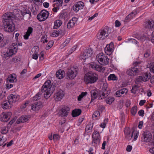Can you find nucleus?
Instances as JSON below:
<instances>
[{
    "instance_id": "nucleus-31",
    "label": "nucleus",
    "mask_w": 154,
    "mask_h": 154,
    "mask_svg": "<svg viewBox=\"0 0 154 154\" xmlns=\"http://www.w3.org/2000/svg\"><path fill=\"white\" fill-rule=\"evenodd\" d=\"M91 102L96 99L99 95L98 92L96 90H92L91 92Z\"/></svg>"
},
{
    "instance_id": "nucleus-55",
    "label": "nucleus",
    "mask_w": 154,
    "mask_h": 154,
    "mask_svg": "<svg viewBox=\"0 0 154 154\" xmlns=\"http://www.w3.org/2000/svg\"><path fill=\"white\" fill-rule=\"evenodd\" d=\"M54 42L53 41L49 42L46 47V49L48 50L51 48Z\"/></svg>"
},
{
    "instance_id": "nucleus-27",
    "label": "nucleus",
    "mask_w": 154,
    "mask_h": 154,
    "mask_svg": "<svg viewBox=\"0 0 154 154\" xmlns=\"http://www.w3.org/2000/svg\"><path fill=\"white\" fill-rule=\"evenodd\" d=\"M65 75V73L64 70L60 69L57 71L56 73V76L59 79H62Z\"/></svg>"
},
{
    "instance_id": "nucleus-10",
    "label": "nucleus",
    "mask_w": 154,
    "mask_h": 154,
    "mask_svg": "<svg viewBox=\"0 0 154 154\" xmlns=\"http://www.w3.org/2000/svg\"><path fill=\"white\" fill-rule=\"evenodd\" d=\"M77 73L76 68H72V69L71 68L69 69L67 72V79H68V78L69 79H73L76 77Z\"/></svg>"
},
{
    "instance_id": "nucleus-60",
    "label": "nucleus",
    "mask_w": 154,
    "mask_h": 154,
    "mask_svg": "<svg viewBox=\"0 0 154 154\" xmlns=\"http://www.w3.org/2000/svg\"><path fill=\"white\" fill-rule=\"evenodd\" d=\"M142 62V61H136L133 63V67H135L137 66H140V64Z\"/></svg>"
},
{
    "instance_id": "nucleus-4",
    "label": "nucleus",
    "mask_w": 154,
    "mask_h": 154,
    "mask_svg": "<svg viewBox=\"0 0 154 154\" xmlns=\"http://www.w3.org/2000/svg\"><path fill=\"white\" fill-rule=\"evenodd\" d=\"M18 49L17 45L16 43H13L11 45L9 49L7 50L6 52L3 55V57L6 59L11 57L15 54Z\"/></svg>"
},
{
    "instance_id": "nucleus-16",
    "label": "nucleus",
    "mask_w": 154,
    "mask_h": 154,
    "mask_svg": "<svg viewBox=\"0 0 154 154\" xmlns=\"http://www.w3.org/2000/svg\"><path fill=\"white\" fill-rule=\"evenodd\" d=\"M20 96L17 95L11 94L8 97V102L11 104L17 101L19 99Z\"/></svg>"
},
{
    "instance_id": "nucleus-8",
    "label": "nucleus",
    "mask_w": 154,
    "mask_h": 154,
    "mask_svg": "<svg viewBox=\"0 0 154 154\" xmlns=\"http://www.w3.org/2000/svg\"><path fill=\"white\" fill-rule=\"evenodd\" d=\"M49 13L46 10H42L37 15V18L40 21L45 20L48 17Z\"/></svg>"
},
{
    "instance_id": "nucleus-33",
    "label": "nucleus",
    "mask_w": 154,
    "mask_h": 154,
    "mask_svg": "<svg viewBox=\"0 0 154 154\" xmlns=\"http://www.w3.org/2000/svg\"><path fill=\"white\" fill-rule=\"evenodd\" d=\"M29 118L26 116L24 115L20 117L17 121V123L26 122L29 120Z\"/></svg>"
},
{
    "instance_id": "nucleus-30",
    "label": "nucleus",
    "mask_w": 154,
    "mask_h": 154,
    "mask_svg": "<svg viewBox=\"0 0 154 154\" xmlns=\"http://www.w3.org/2000/svg\"><path fill=\"white\" fill-rule=\"evenodd\" d=\"M2 107L4 109H7L9 108V107H11V104L8 102V100H5L1 103Z\"/></svg>"
},
{
    "instance_id": "nucleus-25",
    "label": "nucleus",
    "mask_w": 154,
    "mask_h": 154,
    "mask_svg": "<svg viewBox=\"0 0 154 154\" xmlns=\"http://www.w3.org/2000/svg\"><path fill=\"white\" fill-rule=\"evenodd\" d=\"M10 113L4 112L3 113L0 118V120L3 122H7L10 119Z\"/></svg>"
},
{
    "instance_id": "nucleus-56",
    "label": "nucleus",
    "mask_w": 154,
    "mask_h": 154,
    "mask_svg": "<svg viewBox=\"0 0 154 154\" xmlns=\"http://www.w3.org/2000/svg\"><path fill=\"white\" fill-rule=\"evenodd\" d=\"M87 93L86 92H82L78 96V100L79 101H81L83 97Z\"/></svg>"
},
{
    "instance_id": "nucleus-50",
    "label": "nucleus",
    "mask_w": 154,
    "mask_h": 154,
    "mask_svg": "<svg viewBox=\"0 0 154 154\" xmlns=\"http://www.w3.org/2000/svg\"><path fill=\"white\" fill-rule=\"evenodd\" d=\"M8 131V127H3L2 128L0 132L2 134H6Z\"/></svg>"
},
{
    "instance_id": "nucleus-18",
    "label": "nucleus",
    "mask_w": 154,
    "mask_h": 154,
    "mask_svg": "<svg viewBox=\"0 0 154 154\" xmlns=\"http://www.w3.org/2000/svg\"><path fill=\"white\" fill-rule=\"evenodd\" d=\"M31 109L34 111H38L42 107V102H36L33 103L31 105Z\"/></svg>"
},
{
    "instance_id": "nucleus-40",
    "label": "nucleus",
    "mask_w": 154,
    "mask_h": 154,
    "mask_svg": "<svg viewBox=\"0 0 154 154\" xmlns=\"http://www.w3.org/2000/svg\"><path fill=\"white\" fill-rule=\"evenodd\" d=\"M93 124L91 123H89L86 126L85 128V131L87 133L90 132L91 131L93 128Z\"/></svg>"
},
{
    "instance_id": "nucleus-19",
    "label": "nucleus",
    "mask_w": 154,
    "mask_h": 154,
    "mask_svg": "<svg viewBox=\"0 0 154 154\" xmlns=\"http://www.w3.org/2000/svg\"><path fill=\"white\" fill-rule=\"evenodd\" d=\"M9 42L8 39H4V36L2 34L0 33V47L2 48L8 45Z\"/></svg>"
},
{
    "instance_id": "nucleus-2",
    "label": "nucleus",
    "mask_w": 154,
    "mask_h": 154,
    "mask_svg": "<svg viewBox=\"0 0 154 154\" xmlns=\"http://www.w3.org/2000/svg\"><path fill=\"white\" fill-rule=\"evenodd\" d=\"M14 15L11 12H7L4 14L3 16V22L4 23L5 30L8 32H11L15 29L12 18Z\"/></svg>"
},
{
    "instance_id": "nucleus-15",
    "label": "nucleus",
    "mask_w": 154,
    "mask_h": 154,
    "mask_svg": "<svg viewBox=\"0 0 154 154\" xmlns=\"http://www.w3.org/2000/svg\"><path fill=\"white\" fill-rule=\"evenodd\" d=\"M84 6V3L81 1L77 2L73 6V9L76 12L79 10L83 9Z\"/></svg>"
},
{
    "instance_id": "nucleus-59",
    "label": "nucleus",
    "mask_w": 154,
    "mask_h": 154,
    "mask_svg": "<svg viewBox=\"0 0 154 154\" xmlns=\"http://www.w3.org/2000/svg\"><path fill=\"white\" fill-rule=\"evenodd\" d=\"M59 35V33L58 32V31L57 30H54L53 31L51 34L52 37H56Z\"/></svg>"
},
{
    "instance_id": "nucleus-41",
    "label": "nucleus",
    "mask_w": 154,
    "mask_h": 154,
    "mask_svg": "<svg viewBox=\"0 0 154 154\" xmlns=\"http://www.w3.org/2000/svg\"><path fill=\"white\" fill-rule=\"evenodd\" d=\"M67 17V13L64 11L61 12L59 14V18L61 19H64Z\"/></svg>"
},
{
    "instance_id": "nucleus-34",
    "label": "nucleus",
    "mask_w": 154,
    "mask_h": 154,
    "mask_svg": "<svg viewBox=\"0 0 154 154\" xmlns=\"http://www.w3.org/2000/svg\"><path fill=\"white\" fill-rule=\"evenodd\" d=\"M81 110L80 109H75L72 111V115L73 117L78 116L81 114Z\"/></svg>"
},
{
    "instance_id": "nucleus-23",
    "label": "nucleus",
    "mask_w": 154,
    "mask_h": 154,
    "mask_svg": "<svg viewBox=\"0 0 154 154\" xmlns=\"http://www.w3.org/2000/svg\"><path fill=\"white\" fill-rule=\"evenodd\" d=\"M84 62L82 64L81 66L82 67H102V66H100L98 65L94 62H92L90 63H88L87 64L86 63H84L85 61H84Z\"/></svg>"
},
{
    "instance_id": "nucleus-17",
    "label": "nucleus",
    "mask_w": 154,
    "mask_h": 154,
    "mask_svg": "<svg viewBox=\"0 0 154 154\" xmlns=\"http://www.w3.org/2000/svg\"><path fill=\"white\" fill-rule=\"evenodd\" d=\"M78 19L75 17H73L68 22L67 27V28L69 29L73 28L77 23Z\"/></svg>"
},
{
    "instance_id": "nucleus-49",
    "label": "nucleus",
    "mask_w": 154,
    "mask_h": 154,
    "mask_svg": "<svg viewBox=\"0 0 154 154\" xmlns=\"http://www.w3.org/2000/svg\"><path fill=\"white\" fill-rule=\"evenodd\" d=\"M114 100V99L112 97H109L106 99V102L109 104H111L112 102Z\"/></svg>"
},
{
    "instance_id": "nucleus-37",
    "label": "nucleus",
    "mask_w": 154,
    "mask_h": 154,
    "mask_svg": "<svg viewBox=\"0 0 154 154\" xmlns=\"http://www.w3.org/2000/svg\"><path fill=\"white\" fill-rule=\"evenodd\" d=\"M92 138H95L100 140L101 137L99 132L94 131L92 134Z\"/></svg>"
},
{
    "instance_id": "nucleus-13",
    "label": "nucleus",
    "mask_w": 154,
    "mask_h": 154,
    "mask_svg": "<svg viewBox=\"0 0 154 154\" xmlns=\"http://www.w3.org/2000/svg\"><path fill=\"white\" fill-rule=\"evenodd\" d=\"M64 95V91L60 89H58L55 93L54 97L56 100H60Z\"/></svg>"
},
{
    "instance_id": "nucleus-14",
    "label": "nucleus",
    "mask_w": 154,
    "mask_h": 154,
    "mask_svg": "<svg viewBox=\"0 0 154 154\" xmlns=\"http://www.w3.org/2000/svg\"><path fill=\"white\" fill-rule=\"evenodd\" d=\"M114 46V44L112 42L106 45L104 49L105 52L106 54L109 55L111 54L113 51Z\"/></svg>"
},
{
    "instance_id": "nucleus-35",
    "label": "nucleus",
    "mask_w": 154,
    "mask_h": 154,
    "mask_svg": "<svg viewBox=\"0 0 154 154\" xmlns=\"http://www.w3.org/2000/svg\"><path fill=\"white\" fill-rule=\"evenodd\" d=\"M62 22L60 20H56L54 21V29H57L62 24Z\"/></svg>"
},
{
    "instance_id": "nucleus-52",
    "label": "nucleus",
    "mask_w": 154,
    "mask_h": 154,
    "mask_svg": "<svg viewBox=\"0 0 154 154\" xmlns=\"http://www.w3.org/2000/svg\"><path fill=\"white\" fill-rule=\"evenodd\" d=\"M77 47V45H75L70 50H69L67 53L68 55H70L74 51Z\"/></svg>"
},
{
    "instance_id": "nucleus-53",
    "label": "nucleus",
    "mask_w": 154,
    "mask_h": 154,
    "mask_svg": "<svg viewBox=\"0 0 154 154\" xmlns=\"http://www.w3.org/2000/svg\"><path fill=\"white\" fill-rule=\"evenodd\" d=\"M60 136L58 134H54L53 135V139L54 142H56L59 140Z\"/></svg>"
},
{
    "instance_id": "nucleus-44",
    "label": "nucleus",
    "mask_w": 154,
    "mask_h": 154,
    "mask_svg": "<svg viewBox=\"0 0 154 154\" xmlns=\"http://www.w3.org/2000/svg\"><path fill=\"white\" fill-rule=\"evenodd\" d=\"M53 2V5L60 6L63 3V0H54Z\"/></svg>"
},
{
    "instance_id": "nucleus-12",
    "label": "nucleus",
    "mask_w": 154,
    "mask_h": 154,
    "mask_svg": "<svg viewBox=\"0 0 154 154\" xmlns=\"http://www.w3.org/2000/svg\"><path fill=\"white\" fill-rule=\"evenodd\" d=\"M142 136L141 139L144 142H149L152 139V134L150 131H144L142 134Z\"/></svg>"
},
{
    "instance_id": "nucleus-42",
    "label": "nucleus",
    "mask_w": 154,
    "mask_h": 154,
    "mask_svg": "<svg viewBox=\"0 0 154 154\" xmlns=\"http://www.w3.org/2000/svg\"><path fill=\"white\" fill-rule=\"evenodd\" d=\"M100 140L97 139L95 138H92V144L93 146L96 147L99 145Z\"/></svg>"
},
{
    "instance_id": "nucleus-7",
    "label": "nucleus",
    "mask_w": 154,
    "mask_h": 154,
    "mask_svg": "<svg viewBox=\"0 0 154 154\" xmlns=\"http://www.w3.org/2000/svg\"><path fill=\"white\" fill-rule=\"evenodd\" d=\"M93 53V51L91 48H86L80 55L79 57L80 58L81 60H85L86 59L89 58Z\"/></svg>"
},
{
    "instance_id": "nucleus-47",
    "label": "nucleus",
    "mask_w": 154,
    "mask_h": 154,
    "mask_svg": "<svg viewBox=\"0 0 154 154\" xmlns=\"http://www.w3.org/2000/svg\"><path fill=\"white\" fill-rule=\"evenodd\" d=\"M70 41V38L66 39L65 41L61 45V48H63L66 46L69 43Z\"/></svg>"
},
{
    "instance_id": "nucleus-1",
    "label": "nucleus",
    "mask_w": 154,
    "mask_h": 154,
    "mask_svg": "<svg viewBox=\"0 0 154 154\" xmlns=\"http://www.w3.org/2000/svg\"><path fill=\"white\" fill-rule=\"evenodd\" d=\"M56 86L51 85V81L50 80H47L42 86L41 91L39 92L33 97L34 100L36 101L41 98L42 93L45 92L44 97L46 99L48 98L55 90Z\"/></svg>"
},
{
    "instance_id": "nucleus-39",
    "label": "nucleus",
    "mask_w": 154,
    "mask_h": 154,
    "mask_svg": "<svg viewBox=\"0 0 154 154\" xmlns=\"http://www.w3.org/2000/svg\"><path fill=\"white\" fill-rule=\"evenodd\" d=\"M39 10L38 5H35L34 6H33L32 8V12L33 14L35 15L37 14Z\"/></svg>"
},
{
    "instance_id": "nucleus-46",
    "label": "nucleus",
    "mask_w": 154,
    "mask_h": 154,
    "mask_svg": "<svg viewBox=\"0 0 154 154\" xmlns=\"http://www.w3.org/2000/svg\"><path fill=\"white\" fill-rule=\"evenodd\" d=\"M5 92L0 91V101L2 100H5Z\"/></svg>"
},
{
    "instance_id": "nucleus-32",
    "label": "nucleus",
    "mask_w": 154,
    "mask_h": 154,
    "mask_svg": "<svg viewBox=\"0 0 154 154\" xmlns=\"http://www.w3.org/2000/svg\"><path fill=\"white\" fill-rule=\"evenodd\" d=\"M143 82L148 81L151 77V74L149 72H146L142 76Z\"/></svg>"
},
{
    "instance_id": "nucleus-28",
    "label": "nucleus",
    "mask_w": 154,
    "mask_h": 154,
    "mask_svg": "<svg viewBox=\"0 0 154 154\" xmlns=\"http://www.w3.org/2000/svg\"><path fill=\"white\" fill-rule=\"evenodd\" d=\"M135 14L133 12H131L130 14L127 16L125 18L123 21L125 24L129 22L130 20L135 16Z\"/></svg>"
},
{
    "instance_id": "nucleus-45",
    "label": "nucleus",
    "mask_w": 154,
    "mask_h": 154,
    "mask_svg": "<svg viewBox=\"0 0 154 154\" xmlns=\"http://www.w3.org/2000/svg\"><path fill=\"white\" fill-rule=\"evenodd\" d=\"M118 79L117 77H116L114 74H111L108 77V80H117Z\"/></svg>"
},
{
    "instance_id": "nucleus-57",
    "label": "nucleus",
    "mask_w": 154,
    "mask_h": 154,
    "mask_svg": "<svg viewBox=\"0 0 154 154\" xmlns=\"http://www.w3.org/2000/svg\"><path fill=\"white\" fill-rule=\"evenodd\" d=\"M132 133L133 134H134V140H136L139 135V131H133Z\"/></svg>"
},
{
    "instance_id": "nucleus-51",
    "label": "nucleus",
    "mask_w": 154,
    "mask_h": 154,
    "mask_svg": "<svg viewBox=\"0 0 154 154\" xmlns=\"http://www.w3.org/2000/svg\"><path fill=\"white\" fill-rule=\"evenodd\" d=\"M131 111L132 115H135L137 111V106L133 107L131 109Z\"/></svg>"
},
{
    "instance_id": "nucleus-21",
    "label": "nucleus",
    "mask_w": 154,
    "mask_h": 154,
    "mask_svg": "<svg viewBox=\"0 0 154 154\" xmlns=\"http://www.w3.org/2000/svg\"><path fill=\"white\" fill-rule=\"evenodd\" d=\"M69 111V108L67 106H64L60 110V115L62 116H67Z\"/></svg>"
},
{
    "instance_id": "nucleus-58",
    "label": "nucleus",
    "mask_w": 154,
    "mask_h": 154,
    "mask_svg": "<svg viewBox=\"0 0 154 154\" xmlns=\"http://www.w3.org/2000/svg\"><path fill=\"white\" fill-rule=\"evenodd\" d=\"M31 2H33L35 5H39L40 3H42V0H30Z\"/></svg>"
},
{
    "instance_id": "nucleus-43",
    "label": "nucleus",
    "mask_w": 154,
    "mask_h": 154,
    "mask_svg": "<svg viewBox=\"0 0 154 154\" xmlns=\"http://www.w3.org/2000/svg\"><path fill=\"white\" fill-rule=\"evenodd\" d=\"M100 111L98 110L96 111L93 114V118L95 119H97L100 117Z\"/></svg>"
},
{
    "instance_id": "nucleus-9",
    "label": "nucleus",
    "mask_w": 154,
    "mask_h": 154,
    "mask_svg": "<svg viewBox=\"0 0 154 154\" xmlns=\"http://www.w3.org/2000/svg\"><path fill=\"white\" fill-rule=\"evenodd\" d=\"M141 68H130L127 70V73L130 76L137 75L141 73Z\"/></svg>"
},
{
    "instance_id": "nucleus-36",
    "label": "nucleus",
    "mask_w": 154,
    "mask_h": 154,
    "mask_svg": "<svg viewBox=\"0 0 154 154\" xmlns=\"http://www.w3.org/2000/svg\"><path fill=\"white\" fill-rule=\"evenodd\" d=\"M140 88V86L137 84L134 85L132 86V89L131 90V93L135 94Z\"/></svg>"
},
{
    "instance_id": "nucleus-5",
    "label": "nucleus",
    "mask_w": 154,
    "mask_h": 154,
    "mask_svg": "<svg viewBox=\"0 0 154 154\" xmlns=\"http://www.w3.org/2000/svg\"><path fill=\"white\" fill-rule=\"evenodd\" d=\"M111 32L108 26H105L100 31L99 33L97 35V38L99 39H105Z\"/></svg>"
},
{
    "instance_id": "nucleus-22",
    "label": "nucleus",
    "mask_w": 154,
    "mask_h": 154,
    "mask_svg": "<svg viewBox=\"0 0 154 154\" xmlns=\"http://www.w3.org/2000/svg\"><path fill=\"white\" fill-rule=\"evenodd\" d=\"M128 92V89L125 88H124L117 91L115 94V96L117 97H121L122 94L126 95Z\"/></svg>"
},
{
    "instance_id": "nucleus-48",
    "label": "nucleus",
    "mask_w": 154,
    "mask_h": 154,
    "mask_svg": "<svg viewBox=\"0 0 154 154\" xmlns=\"http://www.w3.org/2000/svg\"><path fill=\"white\" fill-rule=\"evenodd\" d=\"M143 78L142 76H139L137 77L135 79V82L137 84L143 81Z\"/></svg>"
},
{
    "instance_id": "nucleus-54",
    "label": "nucleus",
    "mask_w": 154,
    "mask_h": 154,
    "mask_svg": "<svg viewBox=\"0 0 154 154\" xmlns=\"http://www.w3.org/2000/svg\"><path fill=\"white\" fill-rule=\"evenodd\" d=\"M138 40L143 41L147 39V37L144 35L138 36L136 37Z\"/></svg>"
},
{
    "instance_id": "nucleus-62",
    "label": "nucleus",
    "mask_w": 154,
    "mask_h": 154,
    "mask_svg": "<svg viewBox=\"0 0 154 154\" xmlns=\"http://www.w3.org/2000/svg\"><path fill=\"white\" fill-rule=\"evenodd\" d=\"M150 55V52L149 51H147L144 54V56L146 58L149 57Z\"/></svg>"
},
{
    "instance_id": "nucleus-6",
    "label": "nucleus",
    "mask_w": 154,
    "mask_h": 154,
    "mask_svg": "<svg viewBox=\"0 0 154 154\" xmlns=\"http://www.w3.org/2000/svg\"><path fill=\"white\" fill-rule=\"evenodd\" d=\"M96 59L100 64L103 66L106 65L109 63V58L103 53L98 54L96 56Z\"/></svg>"
},
{
    "instance_id": "nucleus-64",
    "label": "nucleus",
    "mask_w": 154,
    "mask_h": 154,
    "mask_svg": "<svg viewBox=\"0 0 154 154\" xmlns=\"http://www.w3.org/2000/svg\"><path fill=\"white\" fill-rule=\"evenodd\" d=\"M31 16V13L30 11V13H27L26 14L24 17H25L26 19L29 20L30 19Z\"/></svg>"
},
{
    "instance_id": "nucleus-63",
    "label": "nucleus",
    "mask_w": 154,
    "mask_h": 154,
    "mask_svg": "<svg viewBox=\"0 0 154 154\" xmlns=\"http://www.w3.org/2000/svg\"><path fill=\"white\" fill-rule=\"evenodd\" d=\"M138 114L140 116L143 117L144 115V111L143 110L141 109L138 111Z\"/></svg>"
},
{
    "instance_id": "nucleus-29",
    "label": "nucleus",
    "mask_w": 154,
    "mask_h": 154,
    "mask_svg": "<svg viewBox=\"0 0 154 154\" xmlns=\"http://www.w3.org/2000/svg\"><path fill=\"white\" fill-rule=\"evenodd\" d=\"M33 30V29L31 27L29 26L28 27L27 32L23 36L24 38L26 40L28 39L29 36L32 32Z\"/></svg>"
},
{
    "instance_id": "nucleus-38",
    "label": "nucleus",
    "mask_w": 154,
    "mask_h": 154,
    "mask_svg": "<svg viewBox=\"0 0 154 154\" xmlns=\"http://www.w3.org/2000/svg\"><path fill=\"white\" fill-rule=\"evenodd\" d=\"M124 133L128 137V138H132L133 137V133L131 134L130 130L129 129L126 128L124 130Z\"/></svg>"
},
{
    "instance_id": "nucleus-11",
    "label": "nucleus",
    "mask_w": 154,
    "mask_h": 154,
    "mask_svg": "<svg viewBox=\"0 0 154 154\" xmlns=\"http://www.w3.org/2000/svg\"><path fill=\"white\" fill-rule=\"evenodd\" d=\"M107 84H104L103 85L102 91L101 93H100L101 95L100 96V98L101 99L104 98L105 97L107 96L110 93V91L109 89L107 87Z\"/></svg>"
},
{
    "instance_id": "nucleus-20",
    "label": "nucleus",
    "mask_w": 154,
    "mask_h": 154,
    "mask_svg": "<svg viewBox=\"0 0 154 154\" xmlns=\"http://www.w3.org/2000/svg\"><path fill=\"white\" fill-rule=\"evenodd\" d=\"M144 27L146 28L152 29L154 28V21L151 19L145 22Z\"/></svg>"
},
{
    "instance_id": "nucleus-61",
    "label": "nucleus",
    "mask_w": 154,
    "mask_h": 154,
    "mask_svg": "<svg viewBox=\"0 0 154 154\" xmlns=\"http://www.w3.org/2000/svg\"><path fill=\"white\" fill-rule=\"evenodd\" d=\"M58 31V32L59 33V35H63L65 34V32L64 30L60 29Z\"/></svg>"
},
{
    "instance_id": "nucleus-24",
    "label": "nucleus",
    "mask_w": 154,
    "mask_h": 154,
    "mask_svg": "<svg viewBox=\"0 0 154 154\" xmlns=\"http://www.w3.org/2000/svg\"><path fill=\"white\" fill-rule=\"evenodd\" d=\"M30 11L29 9L24 8L22 10H19L18 11V13L16 14V16L19 17V15L21 18L23 17H24V15L26 13H30Z\"/></svg>"
},
{
    "instance_id": "nucleus-3",
    "label": "nucleus",
    "mask_w": 154,
    "mask_h": 154,
    "mask_svg": "<svg viewBox=\"0 0 154 154\" xmlns=\"http://www.w3.org/2000/svg\"><path fill=\"white\" fill-rule=\"evenodd\" d=\"M85 73L83 80L86 85L94 84L98 80L99 76L96 73L89 71Z\"/></svg>"
},
{
    "instance_id": "nucleus-26",
    "label": "nucleus",
    "mask_w": 154,
    "mask_h": 154,
    "mask_svg": "<svg viewBox=\"0 0 154 154\" xmlns=\"http://www.w3.org/2000/svg\"><path fill=\"white\" fill-rule=\"evenodd\" d=\"M17 81V75L14 73L9 75L7 79V82L10 83L16 82Z\"/></svg>"
}]
</instances>
